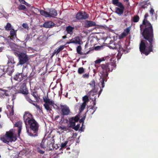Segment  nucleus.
Instances as JSON below:
<instances>
[{
  "instance_id": "f257e3e1",
  "label": "nucleus",
  "mask_w": 158,
  "mask_h": 158,
  "mask_svg": "<svg viewBox=\"0 0 158 158\" xmlns=\"http://www.w3.org/2000/svg\"><path fill=\"white\" fill-rule=\"evenodd\" d=\"M148 16V13L145 14L142 24L140 26V32L144 39L141 41L139 49L141 54L146 56L153 51V45L155 44L153 27L147 18Z\"/></svg>"
},
{
  "instance_id": "f03ea898",
  "label": "nucleus",
  "mask_w": 158,
  "mask_h": 158,
  "mask_svg": "<svg viewBox=\"0 0 158 158\" xmlns=\"http://www.w3.org/2000/svg\"><path fill=\"white\" fill-rule=\"evenodd\" d=\"M23 118L28 135L31 136H38L39 125L32 114L28 112H26Z\"/></svg>"
},
{
  "instance_id": "7ed1b4c3",
  "label": "nucleus",
  "mask_w": 158,
  "mask_h": 158,
  "mask_svg": "<svg viewBox=\"0 0 158 158\" xmlns=\"http://www.w3.org/2000/svg\"><path fill=\"white\" fill-rule=\"evenodd\" d=\"M115 62L114 61L103 64L99 65L97 67L101 79L100 82L102 84V88L104 87V82L107 81V77L108 75V72H112L116 68Z\"/></svg>"
},
{
  "instance_id": "20e7f679",
  "label": "nucleus",
  "mask_w": 158,
  "mask_h": 158,
  "mask_svg": "<svg viewBox=\"0 0 158 158\" xmlns=\"http://www.w3.org/2000/svg\"><path fill=\"white\" fill-rule=\"evenodd\" d=\"M17 139L13 131L10 130L8 131H6L5 135L0 137V139L4 143L8 144L9 142L15 141Z\"/></svg>"
},
{
  "instance_id": "39448f33",
  "label": "nucleus",
  "mask_w": 158,
  "mask_h": 158,
  "mask_svg": "<svg viewBox=\"0 0 158 158\" xmlns=\"http://www.w3.org/2000/svg\"><path fill=\"white\" fill-rule=\"evenodd\" d=\"M40 12L41 15L45 17H55L57 15V11L53 8L48 9L47 11L43 10H40Z\"/></svg>"
},
{
  "instance_id": "423d86ee",
  "label": "nucleus",
  "mask_w": 158,
  "mask_h": 158,
  "mask_svg": "<svg viewBox=\"0 0 158 158\" xmlns=\"http://www.w3.org/2000/svg\"><path fill=\"white\" fill-rule=\"evenodd\" d=\"M48 98V96H47ZM44 102L45 103L44 106L45 108L48 111H50L52 110V109L50 108L49 105H51L53 106L55 105L56 106V104H55L54 102L52 100H50L49 99L47 98L46 96L43 97Z\"/></svg>"
},
{
  "instance_id": "0eeeda50",
  "label": "nucleus",
  "mask_w": 158,
  "mask_h": 158,
  "mask_svg": "<svg viewBox=\"0 0 158 158\" xmlns=\"http://www.w3.org/2000/svg\"><path fill=\"white\" fill-rule=\"evenodd\" d=\"M18 58L19 60V64L20 65H23L25 63H27L29 60V58L27 55L26 54L20 53Z\"/></svg>"
},
{
  "instance_id": "6e6552de",
  "label": "nucleus",
  "mask_w": 158,
  "mask_h": 158,
  "mask_svg": "<svg viewBox=\"0 0 158 158\" xmlns=\"http://www.w3.org/2000/svg\"><path fill=\"white\" fill-rule=\"evenodd\" d=\"M60 113L63 116L67 115L69 114L70 110L69 107L66 105H60Z\"/></svg>"
},
{
  "instance_id": "1a4fd4ad",
  "label": "nucleus",
  "mask_w": 158,
  "mask_h": 158,
  "mask_svg": "<svg viewBox=\"0 0 158 158\" xmlns=\"http://www.w3.org/2000/svg\"><path fill=\"white\" fill-rule=\"evenodd\" d=\"M89 15L85 11H80L77 13L76 18L77 20L86 19L89 18Z\"/></svg>"
},
{
  "instance_id": "9d476101",
  "label": "nucleus",
  "mask_w": 158,
  "mask_h": 158,
  "mask_svg": "<svg viewBox=\"0 0 158 158\" xmlns=\"http://www.w3.org/2000/svg\"><path fill=\"white\" fill-rule=\"evenodd\" d=\"M79 119V117L77 115L74 117L69 118V123L70 125L69 127L75 126L76 125L75 123L78 122Z\"/></svg>"
},
{
  "instance_id": "9b49d317",
  "label": "nucleus",
  "mask_w": 158,
  "mask_h": 158,
  "mask_svg": "<svg viewBox=\"0 0 158 158\" xmlns=\"http://www.w3.org/2000/svg\"><path fill=\"white\" fill-rule=\"evenodd\" d=\"M26 78L24 74L21 73H17L13 76V79L18 81H21Z\"/></svg>"
},
{
  "instance_id": "f8f14e48",
  "label": "nucleus",
  "mask_w": 158,
  "mask_h": 158,
  "mask_svg": "<svg viewBox=\"0 0 158 158\" xmlns=\"http://www.w3.org/2000/svg\"><path fill=\"white\" fill-rule=\"evenodd\" d=\"M17 30H15L14 28L11 29V30L10 31V35L9 36L8 38H9L11 40L14 41L15 40H19L17 37Z\"/></svg>"
},
{
  "instance_id": "ddd939ff",
  "label": "nucleus",
  "mask_w": 158,
  "mask_h": 158,
  "mask_svg": "<svg viewBox=\"0 0 158 158\" xmlns=\"http://www.w3.org/2000/svg\"><path fill=\"white\" fill-rule=\"evenodd\" d=\"M19 92L25 95V97L26 96H29L28 95V91L26 85L24 84H23L20 87L19 90Z\"/></svg>"
},
{
  "instance_id": "4468645a",
  "label": "nucleus",
  "mask_w": 158,
  "mask_h": 158,
  "mask_svg": "<svg viewBox=\"0 0 158 158\" xmlns=\"http://www.w3.org/2000/svg\"><path fill=\"white\" fill-rule=\"evenodd\" d=\"M73 43L76 44H80V39L79 36H76L72 39L69 41L67 42V44Z\"/></svg>"
},
{
  "instance_id": "2eb2a0df",
  "label": "nucleus",
  "mask_w": 158,
  "mask_h": 158,
  "mask_svg": "<svg viewBox=\"0 0 158 158\" xmlns=\"http://www.w3.org/2000/svg\"><path fill=\"white\" fill-rule=\"evenodd\" d=\"M96 26V24L95 22L86 20L85 22L84 27L86 28H89Z\"/></svg>"
},
{
  "instance_id": "dca6fc26",
  "label": "nucleus",
  "mask_w": 158,
  "mask_h": 158,
  "mask_svg": "<svg viewBox=\"0 0 158 158\" xmlns=\"http://www.w3.org/2000/svg\"><path fill=\"white\" fill-rule=\"evenodd\" d=\"M22 124L23 123L22 121H19L17 122L14 125V127H18V134L19 135H20L22 127Z\"/></svg>"
},
{
  "instance_id": "f3484780",
  "label": "nucleus",
  "mask_w": 158,
  "mask_h": 158,
  "mask_svg": "<svg viewBox=\"0 0 158 158\" xmlns=\"http://www.w3.org/2000/svg\"><path fill=\"white\" fill-rule=\"evenodd\" d=\"M55 24L52 21H48L45 22L43 27L46 28H50L53 27Z\"/></svg>"
},
{
  "instance_id": "a211bd4d",
  "label": "nucleus",
  "mask_w": 158,
  "mask_h": 158,
  "mask_svg": "<svg viewBox=\"0 0 158 158\" xmlns=\"http://www.w3.org/2000/svg\"><path fill=\"white\" fill-rule=\"evenodd\" d=\"M25 98L26 100L30 103L32 104L35 106L37 108H40V106L39 105L35 103V101L32 100L30 98V96H26L25 97Z\"/></svg>"
},
{
  "instance_id": "6ab92c4d",
  "label": "nucleus",
  "mask_w": 158,
  "mask_h": 158,
  "mask_svg": "<svg viewBox=\"0 0 158 158\" xmlns=\"http://www.w3.org/2000/svg\"><path fill=\"white\" fill-rule=\"evenodd\" d=\"M74 29V27H72L70 25L67 26L66 27V31L67 33L71 35H73Z\"/></svg>"
},
{
  "instance_id": "aec40b11",
  "label": "nucleus",
  "mask_w": 158,
  "mask_h": 158,
  "mask_svg": "<svg viewBox=\"0 0 158 158\" xmlns=\"http://www.w3.org/2000/svg\"><path fill=\"white\" fill-rule=\"evenodd\" d=\"M131 30V27H128L124 29L123 32L121 34V36L123 38L126 36L129 33Z\"/></svg>"
},
{
  "instance_id": "412c9836",
  "label": "nucleus",
  "mask_w": 158,
  "mask_h": 158,
  "mask_svg": "<svg viewBox=\"0 0 158 158\" xmlns=\"http://www.w3.org/2000/svg\"><path fill=\"white\" fill-rule=\"evenodd\" d=\"M14 67L8 66V68L6 70V72L7 73L8 75H11L12 73L14 71Z\"/></svg>"
},
{
  "instance_id": "4be33fe9",
  "label": "nucleus",
  "mask_w": 158,
  "mask_h": 158,
  "mask_svg": "<svg viewBox=\"0 0 158 158\" xmlns=\"http://www.w3.org/2000/svg\"><path fill=\"white\" fill-rule=\"evenodd\" d=\"M15 62L14 61V59L13 57H10L8 59L7 63L8 66H15Z\"/></svg>"
},
{
  "instance_id": "5701e85b",
  "label": "nucleus",
  "mask_w": 158,
  "mask_h": 158,
  "mask_svg": "<svg viewBox=\"0 0 158 158\" xmlns=\"http://www.w3.org/2000/svg\"><path fill=\"white\" fill-rule=\"evenodd\" d=\"M124 9L120 8L118 7L115 8V13L120 16L122 15L124 12Z\"/></svg>"
},
{
  "instance_id": "b1692460",
  "label": "nucleus",
  "mask_w": 158,
  "mask_h": 158,
  "mask_svg": "<svg viewBox=\"0 0 158 158\" xmlns=\"http://www.w3.org/2000/svg\"><path fill=\"white\" fill-rule=\"evenodd\" d=\"M109 57L108 56H106L103 57H102L101 58H100L96 60L95 61V63L96 64H100L101 62L104 61L106 60H107V59H109Z\"/></svg>"
},
{
  "instance_id": "393cba45",
  "label": "nucleus",
  "mask_w": 158,
  "mask_h": 158,
  "mask_svg": "<svg viewBox=\"0 0 158 158\" xmlns=\"http://www.w3.org/2000/svg\"><path fill=\"white\" fill-rule=\"evenodd\" d=\"M119 47H117V48H116V49H117L119 53L123 54V52H125L126 51L127 47H126V49H124L119 44Z\"/></svg>"
},
{
  "instance_id": "a878e982",
  "label": "nucleus",
  "mask_w": 158,
  "mask_h": 158,
  "mask_svg": "<svg viewBox=\"0 0 158 158\" xmlns=\"http://www.w3.org/2000/svg\"><path fill=\"white\" fill-rule=\"evenodd\" d=\"M5 28L6 31H11L13 28L11 24L9 23H7L6 25L5 26Z\"/></svg>"
},
{
  "instance_id": "bb28decb",
  "label": "nucleus",
  "mask_w": 158,
  "mask_h": 158,
  "mask_svg": "<svg viewBox=\"0 0 158 158\" xmlns=\"http://www.w3.org/2000/svg\"><path fill=\"white\" fill-rule=\"evenodd\" d=\"M94 90L92 89L88 94V96L90 97V98H92L91 96H94L95 95H96L97 94V92L94 91Z\"/></svg>"
},
{
  "instance_id": "cd10ccee",
  "label": "nucleus",
  "mask_w": 158,
  "mask_h": 158,
  "mask_svg": "<svg viewBox=\"0 0 158 158\" xmlns=\"http://www.w3.org/2000/svg\"><path fill=\"white\" fill-rule=\"evenodd\" d=\"M111 49H116V48L118 47H119V44H115L114 43L113 44H110L108 46Z\"/></svg>"
},
{
  "instance_id": "c85d7f7f",
  "label": "nucleus",
  "mask_w": 158,
  "mask_h": 158,
  "mask_svg": "<svg viewBox=\"0 0 158 158\" xmlns=\"http://www.w3.org/2000/svg\"><path fill=\"white\" fill-rule=\"evenodd\" d=\"M45 139H43L41 142L40 143V146L41 148L43 149H45L46 148L45 145Z\"/></svg>"
},
{
  "instance_id": "c756f323",
  "label": "nucleus",
  "mask_w": 158,
  "mask_h": 158,
  "mask_svg": "<svg viewBox=\"0 0 158 158\" xmlns=\"http://www.w3.org/2000/svg\"><path fill=\"white\" fill-rule=\"evenodd\" d=\"M87 105L86 103H85L84 102H83L81 105V107L80 108L79 110L80 112H81L84 110L85 107Z\"/></svg>"
},
{
  "instance_id": "7c9ffc66",
  "label": "nucleus",
  "mask_w": 158,
  "mask_h": 158,
  "mask_svg": "<svg viewBox=\"0 0 158 158\" xmlns=\"http://www.w3.org/2000/svg\"><path fill=\"white\" fill-rule=\"evenodd\" d=\"M91 87H92V89H94L95 88V81L93 79L91 82L89 83Z\"/></svg>"
},
{
  "instance_id": "2f4dec72",
  "label": "nucleus",
  "mask_w": 158,
  "mask_h": 158,
  "mask_svg": "<svg viewBox=\"0 0 158 158\" xmlns=\"http://www.w3.org/2000/svg\"><path fill=\"white\" fill-rule=\"evenodd\" d=\"M32 35L31 33L28 34L27 35L25 41H26V42L27 41H31L32 40Z\"/></svg>"
},
{
  "instance_id": "473e14b6",
  "label": "nucleus",
  "mask_w": 158,
  "mask_h": 158,
  "mask_svg": "<svg viewBox=\"0 0 158 158\" xmlns=\"http://www.w3.org/2000/svg\"><path fill=\"white\" fill-rule=\"evenodd\" d=\"M82 100L83 101V102L86 103L89 101V99L88 96L87 95H85L83 97Z\"/></svg>"
},
{
  "instance_id": "72a5a7b5",
  "label": "nucleus",
  "mask_w": 158,
  "mask_h": 158,
  "mask_svg": "<svg viewBox=\"0 0 158 158\" xmlns=\"http://www.w3.org/2000/svg\"><path fill=\"white\" fill-rule=\"evenodd\" d=\"M64 48V46L63 45H60L59 48L56 50V55H57L60 51L62 50Z\"/></svg>"
},
{
  "instance_id": "f704fd0d",
  "label": "nucleus",
  "mask_w": 158,
  "mask_h": 158,
  "mask_svg": "<svg viewBox=\"0 0 158 158\" xmlns=\"http://www.w3.org/2000/svg\"><path fill=\"white\" fill-rule=\"evenodd\" d=\"M139 19V17L138 15L134 16L133 18V21L135 23L138 22Z\"/></svg>"
},
{
  "instance_id": "c9c22d12",
  "label": "nucleus",
  "mask_w": 158,
  "mask_h": 158,
  "mask_svg": "<svg viewBox=\"0 0 158 158\" xmlns=\"http://www.w3.org/2000/svg\"><path fill=\"white\" fill-rule=\"evenodd\" d=\"M36 150L37 152L41 154H43L45 152V151L41 149L38 146L36 148Z\"/></svg>"
},
{
  "instance_id": "e433bc0d",
  "label": "nucleus",
  "mask_w": 158,
  "mask_h": 158,
  "mask_svg": "<svg viewBox=\"0 0 158 158\" xmlns=\"http://www.w3.org/2000/svg\"><path fill=\"white\" fill-rule=\"evenodd\" d=\"M81 47L80 45L78 46L77 48V51L78 53L81 55H83V53L81 52Z\"/></svg>"
},
{
  "instance_id": "4c0bfd02",
  "label": "nucleus",
  "mask_w": 158,
  "mask_h": 158,
  "mask_svg": "<svg viewBox=\"0 0 158 158\" xmlns=\"http://www.w3.org/2000/svg\"><path fill=\"white\" fill-rule=\"evenodd\" d=\"M84 72V69L83 67H80L78 70V73L79 74H81Z\"/></svg>"
},
{
  "instance_id": "58836bf2",
  "label": "nucleus",
  "mask_w": 158,
  "mask_h": 158,
  "mask_svg": "<svg viewBox=\"0 0 158 158\" xmlns=\"http://www.w3.org/2000/svg\"><path fill=\"white\" fill-rule=\"evenodd\" d=\"M18 8L19 10H24L26 9V6L24 5L21 4L19 5Z\"/></svg>"
},
{
  "instance_id": "ea45409f",
  "label": "nucleus",
  "mask_w": 158,
  "mask_h": 158,
  "mask_svg": "<svg viewBox=\"0 0 158 158\" xmlns=\"http://www.w3.org/2000/svg\"><path fill=\"white\" fill-rule=\"evenodd\" d=\"M116 6L119 7L120 8L124 9V7L122 3L120 2H118V4H116Z\"/></svg>"
},
{
  "instance_id": "a19ab883",
  "label": "nucleus",
  "mask_w": 158,
  "mask_h": 158,
  "mask_svg": "<svg viewBox=\"0 0 158 158\" xmlns=\"http://www.w3.org/2000/svg\"><path fill=\"white\" fill-rule=\"evenodd\" d=\"M53 144L52 143V142H51V141L50 140H48L47 142V146L49 148H51L50 147L51 146L52 147V146Z\"/></svg>"
},
{
  "instance_id": "79ce46f5",
  "label": "nucleus",
  "mask_w": 158,
  "mask_h": 158,
  "mask_svg": "<svg viewBox=\"0 0 158 158\" xmlns=\"http://www.w3.org/2000/svg\"><path fill=\"white\" fill-rule=\"evenodd\" d=\"M33 97L35 98L36 102H39L40 98L38 94H36V95H35Z\"/></svg>"
},
{
  "instance_id": "37998d69",
  "label": "nucleus",
  "mask_w": 158,
  "mask_h": 158,
  "mask_svg": "<svg viewBox=\"0 0 158 158\" xmlns=\"http://www.w3.org/2000/svg\"><path fill=\"white\" fill-rule=\"evenodd\" d=\"M73 127V129H74L76 131H77L79 130V129L80 127V125L77 124L76 126H75L74 127Z\"/></svg>"
},
{
  "instance_id": "c03bdc74",
  "label": "nucleus",
  "mask_w": 158,
  "mask_h": 158,
  "mask_svg": "<svg viewBox=\"0 0 158 158\" xmlns=\"http://www.w3.org/2000/svg\"><path fill=\"white\" fill-rule=\"evenodd\" d=\"M149 12L151 16H152L154 13V10L151 6V9L149 11Z\"/></svg>"
},
{
  "instance_id": "a18cd8bd",
  "label": "nucleus",
  "mask_w": 158,
  "mask_h": 158,
  "mask_svg": "<svg viewBox=\"0 0 158 158\" xmlns=\"http://www.w3.org/2000/svg\"><path fill=\"white\" fill-rule=\"evenodd\" d=\"M68 143V141H65L64 143H62L61 144V148H64Z\"/></svg>"
},
{
  "instance_id": "49530a36",
  "label": "nucleus",
  "mask_w": 158,
  "mask_h": 158,
  "mask_svg": "<svg viewBox=\"0 0 158 158\" xmlns=\"http://www.w3.org/2000/svg\"><path fill=\"white\" fill-rule=\"evenodd\" d=\"M22 26L24 28H25L26 29L28 30L29 27H28V24L27 23H23L22 24Z\"/></svg>"
},
{
  "instance_id": "de8ad7c7",
  "label": "nucleus",
  "mask_w": 158,
  "mask_h": 158,
  "mask_svg": "<svg viewBox=\"0 0 158 158\" xmlns=\"http://www.w3.org/2000/svg\"><path fill=\"white\" fill-rule=\"evenodd\" d=\"M14 54L18 57H19V55H20V53L17 51H15L14 52Z\"/></svg>"
},
{
  "instance_id": "09e8293b",
  "label": "nucleus",
  "mask_w": 158,
  "mask_h": 158,
  "mask_svg": "<svg viewBox=\"0 0 158 158\" xmlns=\"http://www.w3.org/2000/svg\"><path fill=\"white\" fill-rule=\"evenodd\" d=\"M59 128L61 130H63V131H67L68 130H69L68 128L65 127H60Z\"/></svg>"
},
{
  "instance_id": "8fccbe9b",
  "label": "nucleus",
  "mask_w": 158,
  "mask_h": 158,
  "mask_svg": "<svg viewBox=\"0 0 158 158\" xmlns=\"http://www.w3.org/2000/svg\"><path fill=\"white\" fill-rule=\"evenodd\" d=\"M37 94H38L37 92L36 91H35V90L32 91L31 93V94L32 95L33 97Z\"/></svg>"
},
{
  "instance_id": "3c124183",
  "label": "nucleus",
  "mask_w": 158,
  "mask_h": 158,
  "mask_svg": "<svg viewBox=\"0 0 158 158\" xmlns=\"http://www.w3.org/2000/svg\"><path fill=\"white\" fill-rule=\"evenodd\" d=\"M118 1L119 0H112V3L114 5H116L119 2Z\"/></svg>"
},
{
  "instance_id": "603ef678",
  "label": "nucleus",
  "mask_w": 158,
  "mask_h": 158,
  "mask_svg": "<svg viewBox=\"0 0 158 158\" xmlns=\"http://www.w3.org/2000/svg\"><path fill=\"white\" fill-rule=\"evenodd\" d=\"M83 77L84 78H88L89 77V74L87 73H85L83 75Z\"/></svg>"
},
{
  "instance_id": "864d4df0",
  "label": "nucleus",
  "mask_w": 158,
  "mask_h": 158,
  "mask_svg": "<svg viewBox=\"0 0 158 158\" xmlns=\"http://www.w3.org/2000/svg\"><path fill=\"white\" fill-rule=\"evenodd\" d=\"M19 1L21 3L24 4L25 5H26L27 4V3L24 0H19Z\"/></svg>"
},
{
  "instance_id": "5fc2aeb1",
  "label": "nucleus",
  "mask_w": 158,
  "mask_h": 158,
  "mask_svg": "<svg viewBox=\"0 0 158 158\" xmlns=\"http://www.w3.org/2000/svg\"><path fill=\"white\" fill-rule=\"evenodd\" d=\"M91 109L94 110L93 112L92 113V114H93L97 109V107L95 106H93Z\"/></svg>"
},
{
  "instance_id": "6e6d98bb",
  "label": "nucleus",
  "mask_w": 158,
  "mask_h": 158,
  "mask_svg": "<svg viewBox=\"0 0 158 158\" xmlns=\"http://www.w3.org/2000/svg\"><path fill=\"white\" fill-rule=\"evenodd\" d=\"M85 116H84L80 120V123H84V121L85 120Z\"/></svg>"
},
{
  "instance_id": "4d7b16f0",
  "label": "nucleus",
  "mask_w": 158,
  "mask_h": 158,
  "mask_svg": "<svg viewBox=\"0 0 158 158\" xmlns=\"http://www.w3.org/2000/svg\"><path fill=\"white\" fill-rule=\"evenodd\" d=\"M14 111L13 107H12L11 109V111L10 113V116H12L14 115Z\"/></svg>"
},
{
  "instance_id": "13d9d810",
  "label": "nucleus",
  "mask_w": 158,
  "mask_h": 158,
  "mask_svg": "<svg viewBox=\"0 0 158 158\" xmlns=\"http://www.w3.org/2000/svg\"><path fill=\"white\" fill-rule=\"evenodd\" d=\"M91 99H92V100H93V99H94V101L93 102V105H94L93 106H95L96 104V103L95 102V100H96V98H95V97L94 98H91Z\"/></svg>"
},
{
  "instance_id": "bf43d9fd",
  "label": "nucleus",
  "mask_w": 158,
  "mask_h": 158,
  "mask_svg": "<svg viewBox=\"0 0 158 158\" xmlns=\"http://www.w3.org/2000/svg\"><path fill=\"white\" fill-rule=\"evenodd\" d=\"M101 48V47L99 46H98L96 47L95 48V49L96 50H99Z\"/></svg>"
},
{
  "instance_id": "052dcab7",
  "label": "nucleus",
  "mask_w": 158,
  "mask_h": 158,
  "mask_svg": "<svg viewBox=\"0 0 158 158\" xmlns=\"http://www.w3.org/2000/svg\"><path fill=\"white\" fill-rule=\"evenodd\" d=\"M56 54V50H55V51L52 53V57L54 56Z\"/></svg>"
},
{
  "instance_id": "680f3d73",
  "label": "nucleus",
  "mask_w": 158,
  "mask_h": 158,
  "mask_svg": "<svg viewBox=\"0 0 158 158\" xmlns=\"http://www.w3.org/2000/svg\"><path fill=\"white\" fill-rule=\"evenodd\" d=\"M67 38V37L66 35L64 36H63L62 37V38L63 39H65L66 38Z\"/></svg>"
},
{
  "instance_id": "e2e57ef3",
  "label": "nucleus",
  "mask_w": 158,
  "mask_h": 158,
  "mask_svg": "<svg viewBox=\"0 0 158 158\" xmlns=\"http://www.w3.org/2000/svg\"><path fill=\"white\" fill-rule=\"evenodd\" d=\"M102 89H101V90H100L99 91V93L98 96L100 94H101V92H102Z\"/></svg>"
},
{
  "instance_id": "0e129e2a",
  "label": "nucleus",
  "mask_w": 158,
  "mask_h": 158,
  "mask_svg": "<svg viewBox=\"0 0 158 158\" xmlns=\"http://www.w3.org/2000/svg\"><path fill=\"white\" fill-rule=\"evenodd\" d=\"M142 7L143 8H145L146 7V6H145V5H142Z\"/></svg>"
},
{
  "instance_id": "69168bd1",
  "label": "nucleus",
  "mask_w": 158,
  "mask_h": 158,
  "mask_svg": "<svg viewBox=\"0 0 158 158\" xmlns=\"http://www.w3.org/2000/svg\"><path fill=\"white\" fill-rule=\"evenodd\" d=\"M2 128V125L0 123V128Z\"/></svg>"
},
{
  "instance_id": "338daca9",
  "label": "nucleus",
  "mask_w": 158,
  "mask_h": 158,
  "mask_svg": "<svg viewBox=\"0 0 158 158\" xmlns=\"http://www.w3.org/2000/svg\"><path fill=\"white\" fill-rule=\"evenodd\" d=\"M124 1L128 2L129 1V0H123Z\"/></svg>"
},
{
  "instance_id": "774afa93",
  "label": "nucleus",
  "mask_w": 158,
  "mask_h": 158,
  "mask_svg": "<svg viewBox=\"0 0 158 158\" xmlns=\"http://www.w3.org/2000/svg\"><path fill=\"white\" fill-rule=\"evenodd\" d=\"M2 111V108H0V112H1Z\"/></svg>"
}]
</instances>
